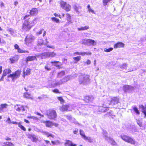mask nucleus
I'll list each match as a JSON object with an SVG mask.
<instances>
[{
	"label": "nucleus",
	"instance_id": "obj_20",
	"mask_svg": "<svg viewBox=\"0 0 146 146\" xmlns=\"http://www.w3.org/2000/svg\"><path fill=\"white\" fill-rule=\"evenodd\" d=\"M99 111L101 112H104L108 110V108L106 107L104 105L102 106H100L99 108Z\"/></svg>",
	"mask_w": 146,
	"mask_h": 146
},
{
	"label": "nucleus",
	"instance_id": "obj_43",
	"mask_svg": "<svg viewBox=\"0 0 146 146\" xmlns=\"http://www.w3.org/2000/svg\"><path fill=\"white\" fill-rule=\"evenodd\" d=\"M27 108V107L25 106H21V111H24L26 110V109Z\"/></svg>",
	"mask_w": 146,
	"mask_h": 146
},
{
	"label": "nucleus",
	"instance_id": "obj_48",
	"mask_svg": "<svg viewBox=\"0 0 146 146\" xmlns=\"http://www.w3.org/2000/svg\"><path fill=\"white\" fill-rule=\"evenodd\" d=\"M84 63L85 64H87V65H89L91 64V62L90 60H88L86 62H85Z\"/></svg>",
	"mask_w": 146,
	"mask_h": 146
},
{
	"label": "nucleus",
	"instance_id": "obj_10",
	"mask_svg": "<svg viewBox=\"0 0 146 146\" xmlns=\"http://www.w3.org/2000/svg\"><path fill=\"white\" fill-rule=\"evenodd\" d=\"M15 49L17 50V52L19 53H29V52L28 51L23 50L21 49L19 46L17 44H15L14 46Z\"/></svg>",
	"mask_w": 146,
	"mask_h": 146
},
{
	"label": "nucleus",
	"instance_id": "obj_52",
	"mask_svg": "<svg viewBox=\"0 0 146 146\" xmlns=\"http://www.w3.org/2000/svg\"><path fill=\"white\" fill-rule=\"evenodd\" d=\"M7 121L9 123H11L12 122H11V120L10 118L9 117L7 119Z\"/></svg>",
	"mask_w": 146,
	"mask_h": 146
},
{
	"label": "nucleus",
	"instance_id": "obj_2",
	"mask_svg": "<svg viewBox=\"0 0 146 146\" xmlns=\"http://www.w3.org/2000/svg\"><path fill=\"white\" fill-rule=\"evenodd\" d=\"M78 80L80 84H87L90 82V76L88 75L82 74L79 76Z\"/></svg>",
	"mask_w": 146,
	"mask_h": 146
},
{
	"label": "nucleus",
	"instance_id": "obj_49",
	"mask_svg": "<svg viewBox=\"0 0 146 146\" xmlns=\"http://www.w3.org/2000/svg\"><path fill=\"white\" fill-rule=\"evenodd\" d=\"M44 68L48 71L50 70L51 69V68L48 67V66H44Z\"/></svg>",
	"mask_w": 146,
	"mask_h": 146
},
{
	"label": "nucleus",
	"instance_id": "obj_22",
	"mask_svg": "<svg viewBox=\"0 0 146 146\" xmlns=\"http://www.w3.org/2000/svg\"><path fill=\"white\" fill-rule=\"evenodd\" d=\"M44 123H45L46 127H51L53 126V123L49 121H44Z\"/></svg>",
	"mask_w": 146,
	"mask_h": 146
},
{
	"label": "nucleus",
	"instance_id": "obj_41",
	"mask_svg": "<svg viewBox=\"0 0 146 146\" xmlns=\"http://www.w3.org/2000/svg\"><path fill=\"white\" fill-rule=\"evenodd\" d=\"M72 76L71 77L70 76H67L64 78V82L70 80V79L72 78Z\"/></svg>",
	"mask_w": 146,
	"mask_h": 146
},
{
	"label": "nucleus",
	"instance_id": "obj_45",
	"mask_svg": "<svg viewBox=\"0 0 146 146\" xmlns=\"http://www.w3.org/2000/svg\"><path fill=\"white\" fill-rule=\"evenodd\" d=\"M58 99L60 102H63L64 100L63 98L62 97H57Z\"/></svg>",
	"mask_w": 146,
	"mask_h": 146
},
{
	"label": "nucleus",
	"instance_id": "obj_27",
	"mask_svg": "<svg viewBox=\"0 0 146 146\" xmlns=\"http://www.w3.org/2000/svg\"><path fill=\"white\" fill-rule=\"evenodd\" d=\"M8 106V105L6 104H1L0 105V110H2L6 108Z\"/></svg>",
	"mask_w": 146,
	"mask_h": 146
},
{
	"label": "nucleus",
	"instance_id": "obj_14",
	"mask_svg": "<svg viewBox=\"0 0 146 146\" xmlns=\"http://www.w3.org/2000/svg\"><path fill=\"white\" fill-rule=\"evenodd\" d=\"M125 44L121 42H118L116 44H115L113 46L114 48H118L124 47Z\"/></svg>",
	"mask_w": 146,
	"mask_h": 146
},
{
	"label": "nucleus",
	"instance_id": "obj_51",
	"mask_svg": "<svg viewBox=\"0 0 146 146\" xmlns=\"http://www.w3.org/2000/svg\"><path fill=\"white\" fill-rule=\"evenodd\" d=\"M29 88H31V87L29 86H27V87H25L24 88V89L26 91H27L29 90Z\"/></svg>",
	"mask_w": 146,
	"mask_h": 146
},
{
	"label": "nucleus",
	"instance_id": "obj_23",
	"mask_svg": "<svg viewBox=\"0 0 146 146\" xmlns=\"http://www.w3.org/2000/svg\"><path fill=\"white\" fill-rule=\"evenodd\" d=\"M71 6L69 4L64 2V10L67 11H69L70 10Z\"/></svg>",
	"mask_w": 146,
	"mask_h": 146
},
{
	"label": "nucleus",
	"instance_id": "obj_53",
	"mask_svg": "<svg viewBox=\"0 0 146 146\" xmlns=\"http://www.w3.org/2000/svg\"><path fill=\"white\" fill-rule=\"evenodd\" d=\"M43 134L46 136L47 137V136L48 135V133L47 131H44L43 132Z\"/></svg>",
	"mask_w": 146,
	"mask_h": 146
},
{
	"label": "nucleus",
	"instance_id": "obj_61",
	"mask_svg": "<svg viewBox=\"0 0 146 146\" xmlns=\"http://www.w3.org/2000/svg\"><path fill=\"white\" fill-rule=\"evenodd\" d=\"M51 143H52V145H56V143L55 141H51Z\"/></svg>",
	"mask_w": 146,
	"mask_h": 146
},
{
	"label": "nucleus",
	"instance_id": "obj_30",
	"mask_svg": "<svg viewBox=\"0 0 146 146\" xmlns=\"http://www.w3.org/2000/svg\"><path fill=\"white\" fill-rule=\"evenodd\" d=\"M140 107L141 109L142 112L146 117V107H145L143 105H141L140 106Z\"/></svg>",
	"mask_w": 146,
	"mask_h": 146
},
{
	"label": "nucleus",
	"instance_id": "obj_40",
	"mask_svg": "<svg viewBox=\"0 0 146 146\" xmlns=\"http://www.w3.org/2000/svg\"><path fill=\"white\" fill-rule=\"evenodd\" d=\"M51 20L56 23H58L59 22V20L58 19H57L55 17H52L51 18Z\"/></svg>",
	"mask_w": 146,
	"mask_h": 146
},
{
	"label": "nucleus",
	"instance_id": "obj_32",
	"mask_svg": "<svg viewBox=\"0 0 146 146\" xmlns=\"http://www.w3.org/2000/svg\"><path fill=\"white\" fill-rule=\"evenodd\" d=\"M23 97L28 99H30L31 98V95L30 94H29L27 92H25L23 94Z\"/></svg>",
	"mask_w": 146,
	"mask_h": 146
},
{
	"label": "nucleus",
	"instance_id": "obj_62",
	"mask_svg": "<svg viewBox=\"0 0 146 146\" xmlns=\"http://www.w3.org/2000/svg\"><path fill=\"white\" fill-rule=\"evenodd\" d=\"M2 66H0V74H1L2 72Z\"/></svg>",
	"mask_w": 146,
	"mask_h": 146
},
{
	"label": "nucleus",
	"instance_id": "obj_34",
	"mask_svg": "<svg viewBox=\"0 0 146 146\" xmlns=\"http://www.w3.org/2000/svg\"><path fill=\"white\" fill-rule=\"evenodd\" d=\"M87 8L88 9V11L89 13L91 12L92 13L95 14V12L91 7L90 5H88L87 6Z\"/></svg>",
	"mask_w": 146,
	"mask_h": 146
},
{
	"label": "nucleus",
	"instance_id": "obj_64",
	"mask_svg": "<svg viewBox=\"0 0 146 146\" xmlns=\"http://www.w3.org/2000/svg\"><path fill=\"white\" fill-rule=\"evenodd\" d=\"M54 126L56 127H57L58 125V124L56 123H53V126Z\"/></svg>",
	"mask_w": 146,
	"mask_h": 146
},
{
	"label": "nucleus",
	"instance_id": "obj_55",
	"mask_svg": "<svg viewBox=\"0 0 146 146\" xmlns=\"http://www.w3.org/2000/svg\"><path fill=\"white\" fill-rule=\"evenodd\" d=\"M0 6L1 7L4 6V4L2 2H0Z\"/></svg>",
	"mask_w": 146,
	"mask_h": 146
},
{
	"label": "nucleus",
	"instance_id": "obj_54",
	"mask_svg": "<svg viewBox=\"0 0 146 146\" xmlns=\"http://www.w3.org/2000/svg\"><path fill=\"white\" fill-rule=\"evenodd\" d=\"M54 135H52V134H49L47 136V137H51L52 138H54Z\"/></svg>",
	"mask_w": 146,
	"mask_h": 146
},
{
	"label": "nucleus",
	"instance_id": "obj_37",
	"mask_svg": "<svg viewBox=\"0 0 146 146\" xmlns=\"http://www.w3.org/2000/svg\"><path fill=\"white\" fill-rule=\"evenodd\" d=\"M73 8L74 9V11L78 13H80L79 11L78 10V8L76 6V5H74L73 6Z\"/></svg>",
	"mask_w": 146,
	"mask_h": 146
},
{
	"label": "nucleus",
	"instance_id": "obj_3",
	"mask_svg": "<svg viewBox=\"0 0 146 146\" xmlns=\"http://www.w3.org/2000/svg\"><path fill=\"white\" fill-rule=\"evenodd\" d=\"M21 73V71L20 70H17L12 74H10L7 76L8 78L11 77L12 81L14 82L15 80L19 78L20 76Z\"/></svg>",
	"mask_w": 146,
	"mask_h": 146
},
{
	"label": "nucleus",
	"instance_id": "obj_46",
	"mask_svg": "<svg viewBox=\"0 0 146 146\" xmlns=\"http://www.w3.org/2000/svg\"><path fill=\"white\" fill-rule=\"evenodd\" d=\"M52 92L55 93H59V92L58 89H55L52 90Z\"/></svg>",
	"mask_w": 146,
	"mask_h": 146
},
{
	"label": "nucleus",
	"instance_id": "obj_60",
	"mask_svg": "<svg viewBox=\"0 0 146 146\" xmlns=\"http://www.w3.org/2000/svg\"><path fill=\"white\" fill-rule=\"evenodd\" d=\"M24 121L25 122L27 123H29V121L28 120H27L26 119H24Z\"/></svg>",
	"mask_w": 146,
	"mask_h": 146
},
{
	"label": "nucleus",
	"instance_id": "obj_9",
	"mask_svg": "<svg viewBox=\"0 0 146 146\" xmlns=\"http://www.w3.org/2000/svg\"><path fill=\"white\" fill-rule=\"evenodd\" d=\"M107 133L106 132H104V135L105 139L108 141L110 143H111L112 145H116V142L111 139L109 137H108L107 136Z\"/></svg>",
	"mask_w": 146,
	"mask_h": 146
},
{
	"label": "nucleus",
	"instance_id": "obj_63",
	"mask_svg": "<svg viewBox=\"0 0 146 146\" xmlns=\"http://www.w3.org/2000/svg\"><path fill=\"white\" fill-rule=\"evenodd\" d=\"M18 3L17 1H15L14 2V5L16 6L18 4Z\"/></svg>",
	"mask_w": 146,
	"mask_h": 146
},
{
	"label": "nucleus",
	"instance_id": "obj_47",
	"mask_svg": "<svg viewBox=\"0 0 146 146\" xmlns=\"http://www.w3.org/2000/svg\"><path fill=\"white\" fill-rule=\"evenodd\" d=\"M44 31L43 29H42L36 33V34L37 35H39L40 34H41L42 33V31Z\"/></svg>",
	"mask_w": 146,
	"mask_h": 146
},
{
	"label": "nucleus",
	"instance_id": "obj_36",
	"mask_svg": "<svg viewBox=\"0 0 146 146\" xmlns=\"http://www.w3.org/2000/svg\"><path fill=\"white\" fill-rule=\"evenodd\" d=\"M133 110L137 114L139 115L140 114V112L138 110L136 106H133Z\"/></svg>",
	"mask_w": 146,
	"mask_h": 146
},
{
	"label": "nucleus",
	"instance_id": "obj_35",
	"mask_svg": "<svg viewBox=\"0 0 146 146\" xmlns=\"http://www.w3.org/2000/svg\"><path fill=\"white\" fill-rule=\"evenodd\" d=\"M113 48L112 47H110L108 48H105L104 49V51L105 52H110L112 51L113 50Z\"/></svg>",
	"mask_w": 146,
	"mask_h": 146
},
{
	"label": "nucleus",
	"instance_id": "obj_38",
	"mask_svg": "<svg viewBox=\"0 0 146 146\" xmlns=\"http://www.w3.org/2000/svg\"><path fill=\"white\" fill-rule=\"evenodd\" d=\"M9 60L11 61V63H14L16 60L15 57L14 56L12 57L9 58Z\"/></svg>",
	"mask_w": 146,
	"mask_h": 146
},
{
	"label": "nucleus",
	"instance_id": "obj_58",
	"mask_svg": "<svg viewBox=\"0 0 146 146\" xmlns=\"http://www.w3.org/2000/svg\"><path fill=\"white\" fill-rule=\"evenodd\" d=\"M27 118H28L29 119H34V117L33 116H28L27 117Z\"/></svg>",
	"mask_w": 146,
	"mask_h": 146
},
{
	"label": "nucleus",
	"instance_id": "obj_17",
	"mask_svg": "<svg viewBox=\"0 0 146 146\" xmlns=\"http://www.w3.org/2000/svg\"><path fill=\"white\" fill-rule=\"evenodd\" d=\"M123 89L125 92H130L133 90V88L129 85H125L123 87Z\"/></svg>",
	"mask_w": 146,
	"mask_h": 146
},
{
	"label": "nucleus",
	"instance_id": "obj_19",
	"mask_svg": "<svg viewBox=\"0 0 146 146\" xmlns=\"http://www.w3.org/2000/svg\"><path fill=\"white\" fill-rule=\"evenodd\" d=\"M31 69L30 68H27L26 70H24L23 72V77L25 76L29 75L31 74Z\"/></svg>",
	"mask_w": 146,
	"mask_h": 146
},
{
	"label": "nucleus",
	"instance_id": "obj_15",
	"mask_svg": "<svg viewBox=\"0 0 146 146\" xmlns=\"http://www.w3.org/2000/svg\"><path fill=\"white\" fill-rule=\"evenodd\" d=\"M25 41L26 44H29L32 42L33 40V38L32 37L26 36L25 38Z\"/></svg>",
	"mask_w": 146,
	"mask_h": 146
},
{
	"label": "nucleus",
	"instance_id": "obj_24",
	"mask_svg": "<svg viewBox=\"0 0 146 146\" xmlns=\"http://www.w3.org/2000/svg\"><path fill=\"white\" fill-rule=\"evenodd\" d=\"M119 67L123 70H126L127 67V64L126 63L122 64L119 65Z\"/></svg>",
	"mask_w": 146,
	"mask_h": 146
},
{
	"label": "nucleus",
	"instance_id": "obj_31",
	"mask_svg": "<svg viewBox=\"0 0 146 146\" xmlns=\"http://www.w3.org/2000/svg\"><path fill=\"white\" fill-rule=\"evenodd\" d=\"M89 29V27L88 26H85L84 27H82L80 28H78V31L85 30H87Z\"/></svg>",
	"mask_w": 146,
	"mask_h": 146
},
{
	"label": "nucleus",
	"instance_id": "obj_1",
	"mask_svg": "<svg viewBox=\"0 0 146 146\" xmlns=\"http://www.w3.org/2000/svg\"><path fill=\"white\" fill-rule=\"evenodd\" d=\"M29 18L25 20V21L23 23L22 27V29L23 31H29L35 24V21H36L37 18H35L31 23L29 21Z\"/></svg>",
	"mask_w": 146,
	"mask_h": 146
},
{
	"label": "nucleus",
	"instance_id": "obj_57",
	"mask_svg": "<svg viewBox=\"0 0 146 146\" xmlns=\"http://www.w3.org/2000/svg\"><path fill=\"white\" fill-rule=\"evenodd\" d=\"M5 140L6 141H10L11 140V139L9 137H7L5 139Z\"/></svg>",
	"mask_w": 146,
	"mask_h": 146
},
{
	"label": "nucleus",
	"instance_id": "obj_11",
	"mask_svg": "<svg viewBox=\"0 0 146 146\" xmlns=\"http://www.w3.org/2000/svg\"><path fill=\"white\" fill-rule=\"evenodd\" d=\"M34 60H37L36 56L33 55L27 56L26 59L25 61L26 62H28L33 61Z\"/></svg>",
	"mask_w": 146,
	"mask_h": 146
},
{
	"label": "nucleus",
	"instance_id": "obj_29",
	"mask_svg": "<svg viewBox=\"0 0 146 146\" xmlns=\"http://www.w3.org/2000/svg\"><path fill=\"white\" fill-rule=\"evenodd\" d=\"M4 146H14V144L11 142H6L3 143Z\"/></svg>",
	"mask_w": 146,
	"mask_h": 146
},
{
	"label": "nucleus",
	"instance_id": "obj_16",
	"mask_svg": "<svg viewBox=\"0 0 146 146\" xmlns=\"http://www.w3.org/2000/svg\"><path fill=\"white\" fill-rule=\"evenodd\" d=\"M91 53L89 52H74L73 54L74 56H75V54H76V55H81L82 56H84L85 55H90Z\"/></svg>",
	"mask_w": 146,
	"mask_h": 146
},
{
	"label": "nucleus",
	"instance_id": "obj_6",
	"mask_svg": "<svg viewBox=\"0 0 146 146\" xmlns=\"http://www.w3.org/2000/svg\"><path fill=\"white\" fill-rule=\"evenodd\" d=\"M38 13V10L36 8H32L30 11L29 15H25L23 18V20H25L27 19L30 16H33L35 15Z\"/></svg>",
	"mask_w": 146,
	"mask_h": 146
},
{
	"label": "nucleus",
	"instance_id": "obj_5",
	"mask_svg": "<svg viewBox=\"0 0 146 146\" xmlns=\"http://www.w3.org/2000/svg\"><path fill=\"white\" fill-rule=\"evenodd\" d=\"M46 115L50 119H54L57 116L56 112L53 110H49L46 112Z\"/></svg>",
	"mask_w": 146,
	"mask_h": 146
},
{
	"label": "nucleus",
	"instance_id": "obj_13",
	"mask_svg": "<svg viewBox=\"0 0 146 146\" xmlns=\"http://www.w3.org/2000/svg\"><path fill=\"white\" fill-rule=\"evenodd\" d=\"M119 100L118 98L116 97H113L111 98L110 104L115 105L118 104L119 102Z\"/></svg>",
	"mask_w": 146,
	"mask_h": 146
},
{
	"label": "nucleus",
	"instance_id": "obj_44",
	"mask_svg": "<svg viewBox=\"0 0 146 146\" xmlns=\"http://www.w3.org/2000/svg\"><path fill=\"white\" fill-rule=\"evenodd\" d=\"M21 106H19L16 109V110L19 112L21 111Z\"/></svg>",
	"mask_w": 146,
	"mask_h": 146
},
{
	"label": "nucleus",
	"instance_id": "obj_7",
	"mask_svg": "<svg viewBox=\"0 0 146 146\" xmlns=\"http://www.w3.org/2000/svg\"><path fill=\"white\" fill-rule=\"evenodd\" d=\"M81 43L83 44H86L88 45H96V43L95 41L92 39H83L81 41Z\"/></svg>",
	"mask_w": 146,
	"mask_h": 146
},
{
	"label": "nucleus",
	"instance_id": "obj_59",
	"mask_svg": "<svg viewBox=\"0 0 146 146\" xmlns=\"http://www.w3.org/2000/svg\"><path fill=\"white\" fill-rule=\"evenodd\" d=\"M78 129H76L74 131H73V133L74 134H76L78 132Z\"/></svg>",
	"mask_w": 146,
	"mask_h": 146
},
{
	"label": "nucleus",
	"instance_id": "obj_4",
	"mask_svg": "<svg viewBox=\"0 0 146 146\" xmlns=\"http://www.w3.org/2000/svg\"><path fill=\"white\" fill-rule=\"evenodd\" d=\"M120 137L122 140L132 145H135V144L136 142L135 140L128 136L125 135H121Z\"/></svg>",
	"mask_w": 146,
	"mask_h": 146
},
{
	"label": "nucleus",
	"instance_id": "obj_50",
	"mask_svg": "<svg viewBox=\"0 0 146 146\" xmlns=\"http://www.w3.org/2000/svg\"><path fill=\"white\" fill-rule=\"evenodd\" d=\"M5 75H4L3 74L2 76L0 79V81H1L3 80L4 79V76H5Z\"/></svg>",
	"mask_w": 146,
	"mask_h": 146
},
{
	"label": "nucleus",
	"instance_id": "obj_26",
	"mask_svg": "<svg viewBox=\"0 0 146 146\" xmlns=\"http://www.w3.org/2000/svg\"><path fill=\"white\" fill-rule=\"evenodd\" d=\"M50 63L52 64H54V66L59 68H60L61 65L58 64V63H59V62L58 61H51Z\"/></svg>",
	"mask_w": 146,
	"mask_h": 146
},
{
	"label": "nucleus",
	"instance_id": "obj_25",
	"mask_svg": "<svg viewBox=\"0 0 146 146\" xmlns=\"http://www.w3.org/2000/svg\"><path fill=\"white\" fill-rule=\"evenodd\" d=\"M27 136L28 138L31 139L33 141H35L36 139V138L34 135L29 134L27 135Z\"/></svg>",
	"mask_w": 146,
	"mask_h": 146
},
{
	"label": "nucleus",
	"instance_id": "obj_39",
	"mask_svg": "<svg viewBox=\"0 0 146 146\" xmlns=\"http://www.w3.org/2000/svg\"><path fill=\"white\" fill-rule=\"evenodd\" d=\"M70 106L68 105H66L64 106V111L65 110H70L71 109L70 108Z\"/></svg>",
	"mask_w": 146,
	"mask_h": 146
},
{
	"label": "nucleus",
	"instance_id": "obj_33",
	"mask_svg": "<svg viewBox=\"0 0 146 146\" xmlns=\"http://www.w3.org/2000/svg\"><path fill=\"white\" fill-rule=\"evenodd\" d=\"M73 58L74 60H75L74 62V63H76L77 62L80 60L81 59V57L80 56H78L76 57H73Z\"/></svg>",
	"mask_w": 146,
	"mask_h": 146
},
{
	"label": "nucleus",
	"instance_id": "obj_21",
	"mask_svg": "<svg viewBox=\"0 0 146 146\" xmlns=\"http://www.w3.org/2000/svg\"><path fill=\"white\" fill-rule=\"evenodd\" d=\"M12 72L11 70L9 68H5L3 71V74L5 76L11 73Z\"/></svg>",
	"mask_w": 146,
	"mask_h": 146
},
{
	"label": "nucleus",
	"instance_id": "obj_56",
	"mask_svg": "<svg viewBox=\"0 0 146 146\" xmlns=\"http://www.w3.org/2000/svg\"><path fill=\"white\" fill-rule=\"evenodd\" d=\"M66 117L69 120L70 119L72 118V117L71 115H66Z\"/></svg>",
	"mask_w": 146,
	"mask_h": 146
},
{
	"label": "nucleus",
	"instance_id": "obj_18",
	"mask_svg": "<svg viewBox=\"0 0 146 146\" xmlns=\"http://www.w3.org/2000/svg\"><path fill=\"white\" fill-rule=\"evenodd\" d=\"M94 98L92 96H86L84 98V100L86 102L89 103L90 102L92 101Z\"/></svg>",
	"mask_w": 146,
	"mask_h": 146
},
{
	"label": "nucleus",
	"instance_id": "obj_42",
	"mask_svg": "<svg viewBox=\"0 0 146 146\" xmlns=\"http://www.w3.org/2000/svg\"><path fill=\"white\" fill-rule=\"evenodd\" d=\"M137 124L139 125L140 127L142 126V122L141 120H137Z\"/></svg>",
	"mask_w": 146,
	"mask_h": 146
},
{
	"label": "nucleus",
	"instance_id": "obj_8",
	"mask_svg": "<svg viewBox=\"0 0 146 146\" xmlns=\"http://www.w3.org/2000/svg\"><path fill=\"white\" fill-rule=\"evenodd\" d=\"M80 134L81 136L86 141H88L90 142H92V139L90 137L86 136L84 133V131L81 130L80 131Z\"/></svg>",
	"mask_w": 146,
	"mask_h": 146
},
{
	"label": "nucleus",
	"instance_id": "obj_12",
	"mask_svg": "<svg viewBox=\"0 0 146 146\" xmlns=\"http://www.w3.org/2000/svg\"><path fill=\"white\" fill-rule=\"evenodd\" d=\"M11 123L13 124L18 125V127L21 129V130L24 131H26V128L24 126L22 125L21 122L17 123L16 121H13L11 122Z\"/></svg>",
	"mask_w": 146,
	"mask_h": 146
},
{
	"label": "nucleus",
	"instance_id": "obj_28",
	"mask_svg": "<svg viewBox=\"0 0 146 146\" xmlns=\"http://www.w3.org/2000/svg\"><path fill=\"white\" fill-rule=\"evenodd\" d=\"M66 19L68 22V24L69 23H72V20H71V16L70 15L68 14H66Z\"/></svg>",
	"mask_w": 146,
	"mask_h": 146
}]
</instances>
